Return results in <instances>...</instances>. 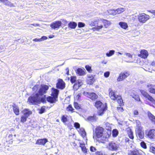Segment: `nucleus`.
<instances>
[{
	"label": "nucleus",
	"instance_id": "f257e3e1",
	"mask_svg": "<svg viewBox=\"0 0 155 155\" xmlns=\"http://www.w3.org/2000/svg\"><path fill=\"white\" fill-rule=\"evenodd\" d=\"M94 135L97 138V140L103 143L108 140V138L110 136L109 134L104 132V128L100 126L97 127L95 131H94Z\"/></svg>",
	"mask_w": 155,
	"mask_h": 155
},
{
	"label": "nucleus",
	"instance_id": "f03ea898",
	"mask_svg": "<svg viewBox=\"0 0 155 155\" xmlns=\"http://www.w3.org/2000/svg\"><path fill=\"white\" fill-rule=\"evenodd\" d=\"M44 101L45 99L41 98L38 93L29 97L28 99V102L35 104L39 103L41 101L44 102Z\"/></svg>",
	"mask_w": 155,
	"mask_h": 155
},
{
	"label": "nucleus",
	"instance_id": "7ed1b4c3",
	"mask_svg": "<svg viewBox=\"0 0 155 155\" xmlns=\"http://www.w3.org/2000/svg\"><path fill=\"white\" fill-rule=\"evenodd\" d=\"M94 106L97 109H99L98 112V115H102L104 112L107 109V105L106 104H104L100 101H96L94 104Z\"/></svg>",
	"mask_w": 155,
	"mask_h": 155
},
{
	"label": "nucleus",
	"instance_id": "20e7f679",
	"mask_svg": "<svg viewBox=\"0 0 155 155\" xmlns=\"http://www.w3.org/2000/svg\"><path fill=\"white\" fill-rule=\"evenodd\" d=\"M70 81L72 83L75 82V84L74 85V88L76 90L83 84V82L81 80L76 81V77L75 76H71V77Z\"/></svg>",
	"mask_w": 155,
	"mask_h": 155
},
{
	"label": "nucleus",
	"instance_id": "39448f33",
	"mask_svg": "<svg viewBox=\"0 0 155 155\" xmlns=\"http://www.w3.org/2000/svg\"><path fill=\"white\" fill-rule=\"evenodd\" d=\"M135 132L136 136L140 139H143L144 138V131L142 127L140 126L139 124L137 125V127L135 130Z\"/></svg>",
	"mask_w": 155,
	"mask_h": 155
},
{
	"label": "nucleus",
	"instance_id": "423d86ee",
	"mask_svg": "<svg viewBox=\"0 0 155 155\" xmlns=\"http://www.w3.org/2000/svg\"><path fill=\"white\" fill-rule=\"evenodd\" d=\"M120 147V144L117 142H111L107 146L109 150L114 151H117Z\"/></svg>",
	"mask_w": 155,
	"mask_h": 155
},
{
	"label": "nucleus",
	"instance_id": "0eeeda50",
	"mask_svg": "<svg viewBox=\"0 0 155 155\" xmlns=\"http://www.w3.org/2000/svg\"><path fill=\"white\" fill-rule=\"evenodd\" d=\"M150 17L149 15L144 13L140 14L138 16V19L140 22L144 23L150 19Z\"/></svg>",
	"mask_w": 155,
	"mask_h": 155
},
{
	"label": "nucleus",
	"instance_id": "6e6552de",
	"mask_svg": "<svg viewBox=\"0 0 155 155\" xmlns=\"http://www.w3.org/2000/svg\"><path fill=\"white\" fill-rule=\"evenodd\" d=\"M130 74L129 72L125 71L121 72L117 78V81H120L124 80L125 78L128 77Z\"/></svg>",
	"mask_w": 155,
	"mask_h": 155
},
{
	"label": "nucleus",
	"instance_id": "1a4fd4ad",
	"mask_svg": "<svg viewBox=\"0 0 155 155\" xmlns=\"http://www.w3.org/2000/svg\"><path fill=\"white\" fill-rule=\"evenodd\" d=\"M83 94L93 100H95L98 97L97 95L93 92L90 93L84 91L83 92Z\"/></svg>",
	"mask_w": 155,
	"mask_h": 155
},
{
	"label": "nucleus",
	"instance_id": "9d476101",
	"mask_svg": "<svg viewBox=\"0 0 155 155\" xmlns=\"http://www.w3.org/2000/svg\"><path fill=\"white\" fill-rule=\"evenodd\" d=\"M48 89V86L46 85H41L40 88L38 91L39 95L41 97V95L46 93Z\"/></svg>",
	"mask_w": 155,
	"mask_h": 155
},
{
	"label": "nucleus",
	"instance_id": "9b49d317",
	"mask_svg": "<svg viewBox=\"0 0 155 155\" xmlns=\"http://www.w3.org/2000/svg\"><path fill=\"white\" fill-rule=\"evenodd\" d=\"M109 96L110 98L113 100H116L117 98L120 96L117 95L115 91L113 90L111 88H109L108 90Z\"/></svg>",
	"mask_w": 155,
	"mask_h": 155
},
{
	"label": "nucleus",
	"instance_id": "f8f14e48",
	"mask_svg": "<svg viewBox=\"0 0 155 155\" xmlns=\"http://www.w3.org/2000/svg\"><path fill=\"white\" fill-rule=\"evenodd\" d=\"M103 23L102 19H99L97 18V22H96V26L94 28H92V29L94 30H98L101 29L103 27L102 24Z\"/></svg>",
	"mask_w": 155,
	"mask_h": 155
},
{
	"label": "nucleus",
	"instance_id": "ddd939ff",
	"mask_svg": "<svg viewBox=\"0 0 155 155\" xmlns=\"http://www.w3.org/2000/svg\"><path fill=\"white\" fill-rule=\"evenodd\" d=\"M61 22L60 21H55L51 24L50 26L52 28L58 29L61 26Z\"/></svg>",
	"mask_w": 155,
	"mask_h": 155
},
{
	"label": "nucleus",
	"instance_id": "4468645a",
	"mask_svg": "<svg viewBox=\"0 0 155 155\" xmlns=\"http://www.w3.org/2000/svg\"><path fill=\"white\" fill-rule=\"evenodd\" d=\"M146 134L149 138L150 139L153 138L155 137V130L151 129L146 132Z\"/></svg>",
	"mask_w": 155,
	"mask_h": 155
},
{
	"label": "nucleus",
	"instance_id": "2eb2a0df",
	"mask_svg": "<svg viewBox=\"0 0 155 155\" xmlns=\"http://www.w3.org/2000/svg\"><path fill=\"white\" fill-rule=\"evenodd\" d=\"M65 84L62 79L58 80V82L57 84V87L59 89H63L65 87Z\"/></svg>",
	"mask_w": 155,
	"mask_h": 155
},
{
	"label": "nucleus",
	"instance_id": "dca6fc26",
	"mask_svg": "<svg viewBox=\"0 0 155 155\" xmlns=\"http://www.w3.org/2000/svg\"><path fill=\"white\" fill-rule=\"evenodd\" d=\"M148 54V53L147 50H142L140 52V54L139 55V56L142 58L145 59L147 58Z\"/></svg>",
	"mask_w": 155,
	"mask_h": 155
},
{
	"label": "nucleus",
	"instance_id": "f3484780",
	"mask_svg": "<svg viewBox=\"0 0 155 155\" xmlns=\"http://www.w3.org/2000/svg\"><path fill=\"white\" fill-rule=\"evenodd\" d=\"M130 95L137 101H140L139 95L134 91H132L130 93Z\"/></svg>",
	"mask_w": 155,
	"mask_h": 155
},
{
	"label": "nucleus",
	"instance_id": "a211bd4d",
	"mask_svg": "<svg viewBox=\"0 0 155 155\" xmlns=\"http://www.w3.org/2000/svg\"><path fill=\"white\" fill-rule=\"evenodd\" d=\"M130 95L137 101H140L139 95L134 91H132L130 93Z\"/></svg>",
	"mask_w": 155,
	"mask_h": 155
},
{
	"label": "nucleus",
	"instance_id": "6ab92c4d",
	"mask_svg": "<svg viewBox=\"0 0 155 155\" xmlns=\"http://www.w3.org/2000/svg\"><path fill=\"white\" fill-rule=\"evenodd\" d=\"M130 95L137 101H140L139 95L134 91H132L130 93Z\"/></svg>",
	"mask_w": 155,
	"mask_h": 155
},
{
	"label": "nucleus",
	"instance_id": "aec40b11",
	"mask_svg": "<svg viewBox=\"0 0 155 155\" xmlns=\"http://www.w3.org/2000/svg\"><path fill=\"white\" fill-rule=\"evenodd\" d=\"M48 142L47 139L46 138L40 139H38L36 143V144L38 145H44Z\"/></svg>",
	"mask_w": 155,
	"mask_h": 155
},
{
	"label": "nucleus",
	"instance_id": "412c9836",
	"mask_svg": "<svg viewBox=\"0 0 155 155\" xmlns=\"http://www.w3.org/2000/svg\"><path fill=\"white\" fill-rule=\"evenodd\" d=\"M71 117H61L62 121L65 124H69L72 121Z\"/></svg>",
	"mask_w": 155,
	"mask_h": 155
},
{
	"label": "nucleus",
	"instance_id": "4be33fe9",
	"mask_svg": "<svg viewBox=\"0 0 155 155\" xmlns=\"http://www.w3.org/2000/svg\"><path fill=\"white\" fill-rule=\"evenodd\" d=\"M59 93V90L58 89L53 88H52L51 95L58 98Z\"/></svg>",
	"mask_w": 155,
	"mask_h": 155
},
{
	"label": "nucleus",
	"instance_id": "5701e85b",
	"mask_svg": "<svg viewBox=\"0 0 155 155\" xmlns=\"http://www.w3.org/2000/svg\"><path fill=\"white\" fill-rule=\"evenodd\" d=\"M22 112L25 116H28L31 115L32 113L31 111L28 109H25L23 110Z\"/></svg>",
	"mask_w": 155,
	"mask_h": 155
},
{
	"label": "nucleus",
	"instance_id": "b1692460",
	"mask_svg": "<svg viewBox=\"0 0 155 155\" xmlns=\"http://www.w3.org/2000/svg\"><path fill=\"white\" fill-rule=\"evenodd\" d=\"M57 98H56V97L52 96H49L47 98V101L51 103H55L57 101Z\"/></svg>",
	"mask_w": 155,
	"mask_h": 155
},
{
	"label": "nucleus",
	"instance_id": "393cba45",
	"mask_svg": "<svg viewBox=\"0 0 155 155\" xmlns=\"http://www.w3.org/2000/svg\"><path fill=\"white\" fill-rule=\"evenodd\" d=\"M13 110L15 114L17 115L19 114V110L18 106L15 104H14L13 105Z\"/></svg>",
	"mask_w": 155,
	"mask_h": 155
},
{
	"label": "nucleus",
	"instance_id": "a878e982",
	"mask_svg": "<svg viewBox=\"0 0 155 155\" xmlns=\"http://www.w3.org/2000/svg\"><path fill=\"white\" fill-rule=\"evenodd\" d=\"M76 73L79 75H83L86 74L85 69L78 68L76 71Z\"/></svg>",
	"mask_w": 155,
	"mask_h": 155
},
{
	"label": "nucleus",
	"instance_id": "bb28decb",
	"mask_svg": "<svg viewBox=\"0 0 155 155\" xmlns=\"http://www.w3.org/2000/svg\"><path fill=\"white\" fill-rule=\"evenodd\" d=\"M78 131L83 138H84L85 137L86 138V133L84 128H80L79 130H78Z\"/></svg>",
	"mask_w": 155,
	"mask_h": 155
},
{
	"label": "nucleus",
	"instance_id": "cd10ccee",
	"mask_svg": "<svg viewBox=\"0 0 155 155\" xmlns=\"http://www.w3.org/2000/svg\"><path fill=\"white\" fill-rule=\"evenodd\" d=\"M124 55H126V58L128 59V60H126L127 62H132V55L130 53H125Z\"/></svg>",
	"mask_w": 155,
	"mask_h": 155
},
{
	"label": "nucleus",
	"instance_id": "c85d7f7f",
	"mask_svg": "<svg viewBox=\"0 0 155 155\" xmlns=\"http://www.w3.org/2000/svg\"><path fill=\"white\" fill-rule=\"evenodd\" d=\"M85 120L89 122H95L96 120V117H85L84 118Z\"/></svg>",
	"mask_w": 155,
	"mask_h": 155
},
{
	"label": "nucleus",
	"instance_id": "c756f323",
	"mask_svg": "<svg viewBox=\"0 0 155 155\" xmlns=\"http://www.w3.org/2000/svg\"><path fill=\"white\" fill-rule=\"evenodd\" d=\"M77 24L74 22H70L68 24V27L74 29L77 26Z\"/></svg>",
	"mask_w": 155,
	"mask_h": 155
},
{
	"label": "nucleus",
	"instance_id": "7c9ffc66",
	"mask_svg": "<svg viewBox=\"0 0 155 155\" xmlns=\"http://www.w3.org/2000/svg\"><path fill=\"white\" fill-rule=\"evenodd\" d=\"M103 23L105 28H107L111 24V23L109 21L102 19Z\"/></svg>",
	"mask_w": 155,
	"mask_h": 155
},
{
	"label": "nucleus",
	"instance_id": "2f4dec72",
	"mask_svg": "<svg viewBox=\"0 0 155 155\" xmlns=\"http://www.w3.org/2000/svg\"><path fill=\"white\" fill-rule=\"evenodd\" d=\"M119 24L120 27L124 29H126L128 27L127 24L124 22H120Z\"/></svg>",
	"mask_w": 155,
	"mask_h": 155
},
{
	"label": "nucleus",
	"instance_id": "473e14b6",
	"mask_svg": "<svg viewBox=\"0 0 155 155\" xmlns=\"http://www.w3.org/2000/svg\"><path fill=\"white\" fill-rule=\"evenodd\" d=\"M97 22V18L89 21L88 24L91 26H96V22Z\"/></svg>",
	"mask_w": 155,
	"mask_h": 155
},
{
	"label": "nucleus",
	"instance_id": "72a5a7b5",
	"mask_svg": "<svg viewBox=\"0 0 155 155\" xmlns=\"http://www.w3.org/2000/svg\"><path fill=\"white\" fill-rule=\"evenodd\" d=\"M147 87L148 88L149 91L151 93L155 94V89L153 88V86L152 85L148 84Z\"/></svg>",
	"mask_w": 155,
	"mask_h": 155
},
{
	"label": "nucleus",
	"instance_id": "f704fd0d",
	"mask_svg": "<svg viewBox=\"0 0 155 155\" xmlns=\"http://www.w3.org/2000/svg\"><path fill=\"white\" fill-rule=\"evenodd\" d=\"M127 134L129 137L131 139H133L134 138V136L132 130L130 129H129V130H127Z\"/></svg>",
	"mask_w": 155,
	"mask_h": 155
},
{
	"label": "nucleus",
	"instance_id": "c9c22d12",
	"mask_svg": "<svg viewBox=\"0 0 155 155\" xmlns=\"http://www.w3.org/2000/svg\"><path fill=\"white\" fill-rule=\"evenodd\" d=\"M139 153L137 150H130L129 152V155H138Z\"/></svg>",
	"mask_w": 155,
	"mask_h": 155
},
{
	"label": "nucleus",
	"instance_id": "e433bc0d",
	"mask_svg": "<svg viewBox=\"0 0 155 155\" xmlns=\"http://www.w3.org/2000/svg\"><path fill=\"white\" fill-rule=\"evenodd\" d=\"M119 134L118 131L117 129H115L112 131V135L113 137H116Z\"/></svg>",
	"mask_w": 155,
	"mask_h": 155
},
{
	"label": "nucleus",
	"instance_id": "4c0bfd02",
	"mask_svg": "<svg viewBox=\"0 0 155 155\" xmlns=\"http://www.w3.org/2000/svg\"><path fill=\"white\" fill-rule=\"evenodd\" d=\"M117 100L118 103L119 104L120 106H121L124 105L123 100L120 96H119L118 98H117Z\"/></svg>",
	"mask_w": 155,
	"mask_h": 155
},
{
	"label": "nucleus",
	"instance_id": "58836bf2",
	"mask_svg": "<svg viewBox=\"0 0 155 155\" xmlns=\"http://www.w3.org/2000/svg\"><path fill=\"white\" fill-rule=\"evenodd\" d=\"M80 147H81L82 150L84 153H86L87 152V149L85 146V145L83 144L80 143Z\"/></svg>",
	"mask_w": 155,
	"mask_h": 155
},
{
	"label": "nucleus",
	"instance_id": "ea45409f",
	"mask_svg": "<svg viewBox=\"0 0 155 155\" xmlns=\"http://www.w3.org/2000/svg\"><path fill=\"white\" fill-rule=\"evenodd\" d=\"M115 52V51L114 50L110 51L109 52L106 53V55L107 57H110L113 55Z\"/></svg>",
	"mask_w": 155,
	"mask_h": 155
},
{
	"label": "nucleus",
	"instance_id": "a19ab883",
	"mask_svg": "<svg viewBox=\"0 0 155 155\" xmlns=\"http://www.w3.org/2000/svg\"><path fill=\"white\" fill-rule=\"evenodd\" d=\"M146 98L155 105L154 106L153 105V107H155V101L153 99L152 97L150 96L149 95H148L147 96Z\"/></svg>",
	"mask_w": 155,
	"mask_h": 155
},
{
	"label": "nucleus",
	"instance_id": "79ce46f5",
	"mask_svg": "<svg viewBox=\"0 0 155 155\" xmlns=\"http://www.w3.org/2000/svg\"><path fill=\"white\" fill-rule=\"evenodd\" d=\"M74 109L73 108L71 105H69L67 108V110L70 112H74Z\"/></svg>",
	"mask_w": 155,
	"mask_h": 155
},
{
	"label": "nucleus",
	"instance_id": "37998d69",
	"mask_svg": "<svg viewBox=\"0 0 155 155\" xmlns=\"http://www.w3.org/2000/svg\"><path fill=\"white\" fill-rule=\"evenodd\" d=\"M105 129L109 131H111V126L108 123H106L105 124Z\"/></svg>",
	"mask_w": 155,
	"mask_h": 155
},
{
	"label": "nucleus",
	"instance_id": "c03bdc74",
	"mask_svg": "<svg viewBox=\"0 0 155 155\" xmlns=\"http://www.w3.org/2000/svg\"><path fill=\"white\" fill-rule=\"evenodd\" d=\"M95 81L94 78L88 79L87 80V83L88 84H93Z\"/></svg>",
	"mask_w": 155,
	"mask_h": 155
},
{
	"label": "nucleus",
	"instance_id": "a18cd8bd",
	"mask_svg": "<svg viewBox=\"0 0 155 155\" xmlns=\"http://www.w3.org/2000/svg\"><path fill=\"white\" fill-rule=\"evenodd\" d=\"M125 8H119L116 9L117 14L121 13L125 10Z\"/></svg>",
	"mask_w": 155,
	"mask_h": 155
},
{
	"label": "nucleus",
	"instance_id": "49530a36",
	"mask_svg": "<svg viewBox=\"0 0 155 155\" xmlns=\"http://www.w3.org/2000/svg\"><path fill=\"white\" fill-rule=\"evenodd\" d=\"M87 70L89 73H91L92 71V70L91 69V67L89 65H86L85 66Z\"/></svg>",
	"mask_w": 155,
	"mask_h": 155
},
{
	"label": "nucleus",
	"instance_id": "de8ad7c7",
	"mask_svg": "<svg viewBox=\"0 0 155 155\" xmlns=\"http://www.w3.org/2000/svg\"><path fill=\"white\" fill-rule=\"evenodd\" d=\"M74 107L77 110H78L81 108V105L77 102H74Z\"/></svg>",
	"mask_w": 155,
	"mask_h": 155
},
{
	"label": "nucleus",
	"instance_id": "09e8293b",
	"mask_svg": "<svg viewBox=\"0 0 155 155\" xmlns=\"http://www.w3.org/2000/svg\"><path fill=\"white\" fill-rule=\"evenodd\" d=\"M4 4L6 5H7L10 7L13 6V4L8 0H6L4 3Z\"/></svg>",
	"mask_w": 155,
	"mask_h": 155
},
{
	"label": "nucleus",
	"instance_id": "8fccbe9b",
	"mask_svg": "<svg viewBox=\"0 0 155 155\" xmlns=\"http://www.w3.org/2000/svg\"><path fill=\"white\" fill-rule=\"evenodd\" d=\"M140 144L141 146L144 149L147 148V147L146 144V143L144 141L141 142L140 143Z\"/></svg>",
	"mask_w": 155,
	"mask_h": 155
},
{
	"label": "nucleus",
	"instance_id": "3c124183",
	"mask_svg": "<svg viewBox=\"0 0 155 155\" xmlns=\"http://www.w3.org/2000/svg\"><path fill=\"white\" fill-rule=\"evenodd\" d=\"M140 92L145 97H146L149 94L146 91L143 90H140Z\"/></svg>",
	"mask_w": 155,
	"mask_h": 155
},
{
	"label": "nucleus",
	"instance_id": "603ef678",
	"mask_svg": "<svg viewBox=\"0 0 155 155\" xmlns=\"http://www.w3.org/2000/svg\"><path fill=\"white\" fill-rule=\"evenodd\" d=\"M45 107L44 106L42 107L39 111V113L42 114L45 112Z\"/></svg>",
	"mask_w": 155,
	"mask_h": 155
},
{
	"label": "nucleus",
	"instance_id": "864d4df0",
	"mask_svg": "<svg viewBox=\"0 0 155 155\" xmlns=\"http://www.w3.org/2000/svg\"><path fill=\"white\" fill-rule=\"evenodd\" d=\"M74 126L76 128V129H79L80 128V124L78 122H75L74 124Z\"/></svg>",
	"mask_w": 155,
	"mask_h": 155
},
{
	"label": "nucleus",
	"instance_id": "5fc2aeb1",
	"mask_svg": "<svg viewBox=\"0 0 155 155\" xmlns=\"http://www.w3.org/2000/svg\"><path fill=\"white\" fill-rule=\"evenodd\" d=\"M110 72L109 71H106L104 73V76L105 78L108 77L110 75Z\"/></svg>",
	"mask_w": 155,
	"mask_h": 155
},
{
	"label": "nucleus",
	"instance_id": "6e6d98bb",
	"mask_svg": "<svg viewBox=\"0 0 155 155\" xmlns=\"http://www.w3.org/2000/svg\"><path fill=\"white\" fill-rule=\"evenodd\" d=\"M78 26L79 28L83 27L85 26V24L82 22H79L78 23Z\"/></svg>",
	"mask_w": 155,
	"mask_h": 155
},
{
	"label": "nucleus",
	"instance_id": "4d7b16f0",
	"mask_svg": "<svg viewBox=\"0 0 155 155\" xmlns=\"http://www.w3.org/2000/svg\"><path fill=\"white\" fill-rule=\"evenodd\" d=\"M81 93H78L76 95H75L74 96V98L75 99L78 100L79 99V97H81Z\"/></svg>",
	"mask_w": 155,
	"mask_h": 155
},
{
	"label": "nucleus",
	"instance_id": "13d9d810",
	"mask_svg": "<svg viewBox=\"0 0 155 155\" xmlns=\"http://www.w3.org/2000/svg\"><path fill=\"white\" fill-rule=\"evenodd\" d=\"M96 155H107L105 154L102 151H97L96 153Z\"/></svg>",
	"mask_w": 155,
	"mask_h": 155
},
{
	"label": "nucleus",
	"instance_id": "bf43d9fd",
	"mask_svg": "<svg viewBox=\"0 0 155 155\" xmlns=\"http://www.w3.org/2000/svg\"><path fill=\"white\" fill-rule=\"evenodd\" d=\"M21 122L24 123L27 120V118L28 117H21Z\"/></svg>",
	"mask_w": 155,
	"mask_h": 155
},
{
	"label": "nucleus",
	"instance_id": "052dcab7",
	"mask_svg": "<svg viewBox=\"0 0 155 155\" xmlns=\"http://www.w3.org/2000/svg\"><path fill=\"white\" fill-rule=\"evenodd\" d=\"M90 150L92 152H94L96 150V149L95 147L91 146L90 147Z\"/></svg>",
	"mask_w": 155,
	"mask_h": 155
},
{
	"label": "nucleus",
	"instance_id": "680f3d73",
	"mask_svg": "<svg viewBox=\"0 0 155 155\" xmlns=\"http://www.w3.org/2000/svg\"><path fill=\"white\" fill-rule=\"evenodd\" d=\"M111 14L112 15H115L117 14L116 10H111Z\"/></svg>",
	"mask_w": 155,
	"mask_h": 155
},
{
	"label": "nucleus",
	"instance_id": "e2e57ef3",
	"mask_svg": "<svg viewBox=\"0 0 155 155\" xmlns=\"http://www.w3.org/2000/svg\"><path fill=\"white\" fill-rule=\"evenodd\" d=\"M149 119L155 124V117H149Z\"/></svg>",
	"mask_w": 155,
	"mask_h": 155
},
{
	"label": "nucleus",
	"instance_id": "0e129e2a",
	"mask_svg": "<svg viewBox=\"0 0 155 155\" xmlns=\"http://www.w3.org/2000/svg\"><path fill=\"white\" fill-rule=\"evenodd\" d=\"M48 38L47 37L45 36H43L41 38H40V40H41V41H44L45 40H46Z\"/></svg>",
	"mask_w": 155,
	"mask_h": 155
},
{
	"label": "nucleus",
	"instance_id": "69168bd1",
	"mask_svg": "<svg viewBox=\"0 0 155 155\" xmlns=\"http://www.w3.org/2000/svg\"><path fill=\"white\" fill-rule=\"evenodd\" d=\"M117 109L119 112H121L123 110V109L122 107H117Z\"/></svg>",
	"mask_w": 155,
	"mask_h": 155
},
{
	"label": "nucleus",
	"instance_id": "338daca9",
	"mask_svg": "<svg viewBox=\"0 0 155 155\" xmlns=\"http://www.w3.org/2000/svg\"><path fill=\"white\" fill-rule=\"evenodd\" d=\"M150 150L151 152L153 153H155V147H152L150 148Z\"/></svg>",
	"mask_w": 155,
	"mask_h": 155
},
{
	"label": "nucleus",
	"instance_id": "774afa93",
	"mask_svg": "<svg viewBox=\"0 0 155 155\" xmlns=\"http://www.w3.org/2000/svg\"><path fill=\"white\" fill-rule=\"evenodd\" d=\"M33 40L34 41H35V42L41 41V40H40V38H39V39L35 38V39H34Z\"/></svg>",
	"mask_w": 155,
	"mask_h": 155
}]
</instances>
